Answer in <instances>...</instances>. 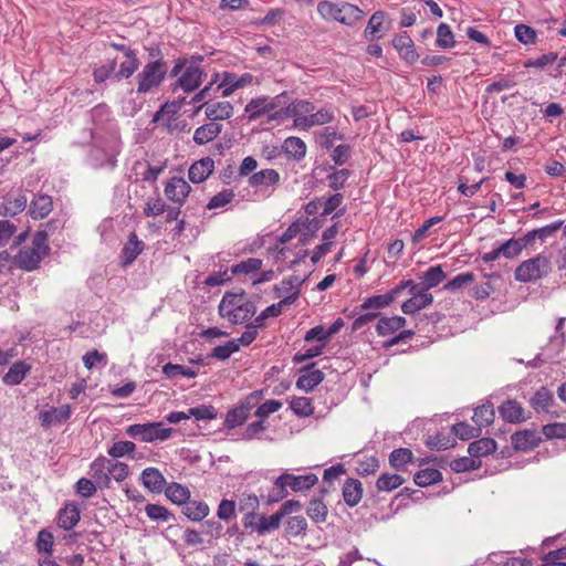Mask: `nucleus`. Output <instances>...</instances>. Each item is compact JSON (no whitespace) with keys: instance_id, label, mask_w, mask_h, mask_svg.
Returning <instances> with one entry per match:
<instances>
[{"instance_id":"nucleus-25","label":"nucleus","mask_w":566,"mask_h":566,"mask_svg":"<svg viewBox=\"0 0 566 566\" xmlns=\"http://www.w3.org/2000/svg\"><path fill=\"white\" fill-rule=\"evenodd\" d=\"M52 198L46 195H39L31 201L29 213L33 219H43L52 211Z\"/></svg>"},{"instance_id":"nucleus-39","label":"nucleus","mask_w":566,"mask_h":566,"mask_svg":"<svg viewBox=\"0 0 566 566\" xmlns=\"http://www.w3.org/2000/svg\"><path fill=\"white\" fill-rule=\"evenodd\" d=\"M280 181V175L274 169H263L253 174L249 184L251 187H270L276 185Z\"/></svg>"},{"instance_id":"nucleus-59","label":"nucleus","mask_w":566,"mask_h":566,"mask_svg":"<svg viewBox=\"0 0 566 566\" xmlns=\"http://www.w3.org/2000/svg\"><path fill=\"white\" fill-rule=\"evenodd\" d=\"M234 198V191L232 189H224L217 195H214L207 205V209H218L223 208L228 203H230Z\"/></svg>"},{"instance_id":"nucleus-60","label":"nucleus","mask_w":566,"mask_h":566,"mask_svg":"<svg viewBox=\"0 0 566 566\" xmlns=\"http://www.w3.org/2000/svg\"><path fill=\"white\" fill-rule=\"evenodd\" d=\"M239 350V344L237 340H229L224 345H219L214 347L211 352V357L226 360L228 359L233 353Z\"/></svg>"},{"instance_id":"nucleus-44","label":"nucleus","mask_w":566,"mask_h":566,"mask_svg":"<svg viewBox=\"0 0 566 566\" xmlns=\"http://www.w3.org/2000/svg\"><path fill=\"white\" fill-rule=\"evenodd\" d=\"M403 483L405 479L401 475L384 473L377 479L376 488L378 491L390 492Z\"/></svg>"},{"instance_id":"nucleus-36","label":"nucleus","mask_w":566,"mask_h":566,"mask_svg":"<svg viewBox=\"0 0 566 566\" xmlns=\"http://www.w3.org/2000/svg\"><path fill=\"white\" fill-rule=\"evenodd\" d=\"M27 202L28 199L24 195L8 197L4 200V202L0 206V214L14 217L25 209Z\"/></svg>"},{"instance_id":"nucleus-9","label":"nucleus","mask_w":566,"mask_h":566,"mask_svg":"<svg viewBox=\"0 0 566 566\" xmlns=\"http://www.w3.org/2000/svg\"><path fill=\"white\" fill-rule=\"evenodd\" d=\"M305 282L300 275H291L283 279L280 284L274 285V294L282 300L279 302L283 306L292 305L301 294V286Z\"/></svg>"},{"instance_id":"nucleus-2","label":"nucleus","mask_w":566,"mask_h":566,"mask_svg":"<svg viewBox=\"0 0 566 566\" xmlns=\"http://www.w3.org/2000/svg\"><path fill=\"white\" fill-rule=\"evenodd\" d=\"M50 247L48 245V234L44 231L36 232L30 245L22 247L12 258L13 264L27 272L36 270L41 261L48 255Z\"/></svg>"},{"instance_id":"nucleus-5","label":"nucleus","mask_w":566,"mask_h":566,"mask_svg":"<svg viewBox=\"0 0 566 566\" xmlns=\"http://www.w3.org/2000/svg\"><path fill=\"white\" fill-rule=\"evenodd\" d=\"M172 432L171 428H165L161 422H146L130 424L125 429V433L133 439L143 442H154L167 440Z\"/></svg>"},{"instance_id":"nucleus-23","label":"nucleus","mask_w":566,"mask_h":566,"mask_svg":"<svg viewBox=\"0 0 566 566\" xmlns=\"http://www.w3.org/2000/svg\"><path fill=\"white\" fill-rule=\"evenodd\" d=\"M433 296L429 292L421 289V293L415 294V297H410L401 305V311L405 314H413L420 310H423L431 305Z\"/></svg>"},{"instance_id":"nucleus-49","label":"nucleus","mask_w":566,"mask_h":566,"mask_svg":"<svg viewBox=\"0 0 566 566\" xmlns=\"http://www.w3.org/2000/svg\"><path fill=\"white\" fill-rule=\"evenodd\" d=\"M440 480H441V472L437 469H431V468L420 470L413 476L415 483L422 488L433 484Z\"/></svg>"},{"instance_id":"nucleus-26","label":"nucleus","mask_w":566,"mask_h":566,"mask_svg":"<svg viewBox=\"0 0 566 566\" xmlns=\"http://www.w3.org/2000/svg\"><path fill=\"white\" fill-rule=\"evenodd\" d=\"M80 521V510L75 504H66L59 512L57 524L65 531L72 530Z\"/></svg>"},{"instance_id":"nucleus-43","label":"nucleus","mask_w":566,"mask_h":566,"mask_svg":"<svg viewBox=\"0 0 566 566\" xmlns=\"http://www.w3.org/2000/svg\"><path fill=\"white\" fill-rule=\"evenodd\" d=\"M327 513V506L321 499H313L310 501L306 514L314 523H324L326 521Z\"/></svg>"},{"instance_id":"nucleus-6","label":"nucleus","mask_w":566,"mask_h":566,"mask_svg":"<svg viewBox=\"0 0 566 566\" xmlns=\"http://www.w3.org/2000/svg\"><path fill=\"white\" fill-rule=\"evenodd\" d=\"M552 270L548 258L538 254L522 262L515 270V279L520 282H534L547 275Z\"/></svg>"},{"instance_id":"nucleus-50","label":"nucleus","mask_w":566,"mask_h":566,"mask_svg":"<svg viewBox=\"0 0 566 566\" xmlns=\"http://www.w3.org/2000/svg\"><path fill=\"white\" fill-rule=\"evenodd\" d=\"M163 374L167 378H176L178 376L195 378L197 376V371L192 368L171 363H168L163 367Z\"/></svg>"},{"instance_id":"nucleus-15","label":"nucleus","mask_w":566,"mask_h":566,"mask_svg":"<svg viewBox=\"0 0 566 566\" xmlns=\"http://www.w3.org/2000/svg\"><path fill=\"white\" fill-rule=\"evenodd\" d=\"M111 460L104 455H98L90 464V474L92 475L96 485L101 489H108L111 486V476L108 475L107 467Z\"/></svg>"},{"instance_id":"nucleus-14","label":"nucleus","mask_w":566,"mask_h":566,"mask_svg":"<svg viewBox=\"0 0 566 566\" xmlns=\"http://www.w3.org/2000/svg\"><path fill=\"white\" fill-rule=\"evenodd\" d=\"M391 43L400 57L408 64H413L419 59V54L415 49V43L407 32L395 35Z\"/></svg>"},{"instance_id":"nucleus-22","label":"nucleus","mask_w":566,"mask_h":566,"mask_svg":"<svg viewBox=\"0 0 566 566\" xmlns=\"http://www.w3.org/2000/svg\"><path fill=\"white\" fill-rule=\"evenodd\" d=\"M342 493L345 503L353 507L357 505L363 497V484L359 480L349 478L344 482Z\"/></svg>"},{"instance_id":"nucleus-55","label":"nucleus","mask_w":566,"mask_h":566,"mask_svg":"<svg viewBox=\"0 0 566 566\" xmlns=\"http://www.w3.org/2000/svg\"><path fill=\"white\" fill-rule=\"evenodd\" d=\"M248 418L249 415L238 405L227 412L224 426L229 429H233L243 424Z\"/></svg>"},{"instance_id":"nucleus-64","label":"nucleus","mask_w":566,"mask_h":566,"mask_svg":"<svg viewBox=\"0 0 566 566\" xmlns=\"http://www.w3.org/2000/svg\"><path fill=\"white\" fill-rule=\"evenodd\" d=\"M566 547L558 548L545 555L542 566H566Z\"/></svg>"},{"instance_id":"nucleus-12","label":"nucleus","mask_w":566,"mask_h":566,"mask_svg":"<svg viewBox=\"0 0 566 566\" xmlns=\"http://www.w3.org/2000/svg\"><path fill=\"white\" fill-rule=\"evenodd\" d=\"M191 187L182 177L170 178L165 186V195L168 200L181 207L189 196Z\"/></svg>"},{"instance_id":"nucleus-17","label":"nucleus","mask_w":566,"mask_h":566,"mask_svg":"<svg viewBox=\"0 0 566 566\" xmlns=\"http://www.w3.org/2000/svg\"><path fill=\"white\" fill-rule=\"evenodd\" d=\"M142 484L153 493H161L167 486V481L157 468H146L140 474Z\"/></svg>"},{"instance_id":"nucleus-61","label":"nucleus","mask_w":566,"mask_h":566,"mask_svg":"<svg viewBox=\"0 0 566 566\" xmlns=\"http://www.w3.org/2000/svg\"><path fill=\"white\" fill-rule=\"evenodd\" d=\"M291 409L301 417H307L313 413L311 399L307 397H296L291 401Z\"/></svg>"},{"instance_id":"nucleus-46","label":"nucleus","mask_w":566,"mask_h":566,"mask_svg":"<svg viewBox=\"0 0 566 566\" xmlns=\"http://www.w3.org/2000/svg\"><path fill=\"white\" fill-rule=\"evenodd\" d=\"M221 77L224 80L226 85H230L234 90L243 88L252 84L253 81V75L250 73L238 75L232 72H223Z\"/></svg>"},{"instance_id":"nucleus-21","label":"nucleus","mask_w":566,"mask_h":566,"mask_svg":"<svg viewBox=\"0 0 566 566\" xmlns=\"http://www.w3.org/2000/svg\"><path fill=\"white\" fill-rule=\"evenodd\" d=\"M145 243L138 239L135 232L129 233L127 242L122 250L123 264H132L144 251Z\"/></svg>"},{"instance_id":"nucleus-53","label":"nucleus","mask_w":566,"mask_h":566,"mask_svg":"<svg viewBox=\"0 0 566 566\" xmlns=\"http://www.w3.org/2000/svg\"><path fill=\"white\" fill-rule=\"evenodd\" d=\"M412 452L409 449L400 448L394 450L389 455V463L396 470H401L407 463L412 461Z\"/></svg>"},{"instance_id":"nucleus-29","label":"nucleus","mask_w":566,"mask_h":566,"mask_svg":"<svg viewBox=\"0 0 566 566\" xmlns=\"http://www.w3.org/2000/svg\"><path fill=\"white\" fill-rule=\"evenodd\" d=\"M256 312L255 302L252 300H247L245 302H241V306L235 308L234 312L230 313V316H226L229 322L232 324H242L249 321Z\"/></svg>"},{"instance_id":"nucleus-56","label":"nucleus","mask_w":566,"mask_h":566,"mask_svg":"<svg viewBox=\"0 0 566 566\" xmlns=\"http://www.w3.org/2000/svg\"><path fill=\"white\" fill-rule=\"evenodd\" d=\"M116 64H117L116 59H113L108 63L96 67L93 71V77H94L95 83L101 84V83L105 82L107 78H111V77L115 78Z\"/></svg>"},{"instance_id":"nucleus-1","label":"nucleus","mask_w":566,"mask_h":566,"mask_svg":"<svg viewBox=\"0 0 566 566\" xmlns=\"http://www.w3.org/2000/svg\"><path fill=\"white\" fill-rule=\"evenodd\" d=\"M317 13L326 22H338L349 28L356 27L365 17L364 10L346 1H319L317 3Z\"/></svg>"},{"instance_id":"nucleus-3","label":"nucleus","mask_w":566,"mask_h":566,"mask_svg":"<svg viewBox=\"0 0 566 566\" xmlns=\"http://www.w3.org/2000/svg\"><path fill=\"white\" fill-rule=\"evenodd\" d=\"M167 63L163 59L147 62L136 75L137 94H147L158 88L166 78Z\"/></svg>"},{"instance_id":"nucleus-16","label":"nucleus","mask_w":566,"mask_h":566,"mask_svg":"<svg viewBox=\"0 0 566 566\" xmlns=\"http://www.w3.org/2000/svg\"><path fill=\"white\" fill-rule=\"evenodd\" d=\"M542 441L541 436L535 430L517 431L511 436V443L517 451L532 450Z\"/></svg>"},{"instance_id":"nucleus-4","label":"nucleus","mask_w":566,"mask_h":566,"mask_svg":"<svg viewBox=\"0 0 566 566\" xmlns=\"http://www.w3.org/2000/svg\"><path fill=\"white\" fill-rule=\"evenodd\" d=\"M170 76H178L172 91L181 88L185 93L196 91L202 83L205 71L201 67L188 66L187 59H178L170 72Z\"/></svg>"},{"instance_id":"nucleus-13","label":"nucleus","mask_w":566,"mask_h":566,"mask_svg":"<svg viewBox=\"0 0 566 566\" xmlns=\"http://www.w3.org/2000/svg\"><path fill=\"white\" fill-rule=\"evenodd\" d=\"M205 108L206 117L212 123L228 119L233 115V105L230 102H205L197 111Z\"/></svg>"},{"instance_id":"nucleus-8","label":"nucleus","mask_w":566,"mask_h":566,"mask_svg":"<svg viewBox=\"0 0 566 566\" xmlns=\"http://www.w3.org/2000/svg\"><path fill=\"white\" fill-rule=\"evenodd\" d=\"M286 97V93L276 95L275 97L260 96L252 98L244 108L248 114L250 122L260 118L263 115L274 113V111L281 105V99Z\"/></svg>"},{"instance_id":"nucleus-37","label":"nucleus","mask_w":566,"mask_h":566,"mask_svg":"<svg viewBox=\"0 0 566 566\" xmlns=\"http://www.w3.org/2000/svg\"><path fill=\"white\" fill-rule=\"evenodd\" d=\"M496 450V442L491 438H482L469 444L468 453L474 459L491 454Z\"/></svg>"},{"instance_id":"nucleus-10","label":"nucleus","mask_w":566,"mask_h":566,"mask_svg":"<svg viewBox=\"0 0 566 566\" xmlns=\"http://www.w3.org/2000/svg\"><path fill=\"white\" fill-rule=\"evenodd\" d=\"M391 29V20L384 10L375 11L369 18L367 25L364 30V38L369 41L380 40Z\"/></svg>"},{"instance_id":"nucleus-19","label":"nucleus","mask_w":566,"mask_h":566,"mask_svg":"<svg viewBox=\"0 0 566 566\" xmlns=\"http://www.w3.org/2000/svg\"><path fill=\"white\" fill-rule=\"evenodd\" d=\"M72 413L70 405H64L60 408L52 407L49 410L41 411L39 419L43 427H51L56 423L65 422Z\"/></svg>"},{"instance_id":"nucleus-47","label":"nucleus","mask_w":566,"mask_h":566,"mask_svg":"<svg viewBox=\"0 0 566 566\" xmlns=\"http://www.w3.org/2000/svg\"><path fill=\"white\" fill-rule=\"evenodd\" d=\"M145 513L151 521L156 522H169L175 520V515L167 507L159 504H147Z\"/></svg>"},{"instance_id":"nucleus-35","label":"nucleus","mask_w":566,"mask_h":566,"mask_svg":"<svg viewBox=\"0 0 566 566\" xmlns=\"http://www.w3.org/2000/svg\"><path fill=\"white\" fill-rule=\"evenodd\" d=\"M553 402V394L546 387H541L530 400L532 408L536 412H548Z\"/></svg>"},{"instance_id":"nucleus-28","label":"nucleus","mask_w":566,"mask_h":566,"mask_svg":"<svg viewBox=\"0 0 566 566\" xmlns=\"http://www.w3.org/2000/svg\"><path fill=\"white\" fill-rule=\"evenodd\" d=\"M249 300L244 292L241 293H226L219 305V313L224 318L230 316V313L241 306V302Z\"/></svg>"},{"instance_id":"nucleus-11","label":"nucleus","mask_w":566,"mask_h":566,"mask_svg":"<svg viewBox=\"0 0 566 566\" xmlns=\"http://www.w3.org/2000/svg\"><path fill=\"white\" fill-rule=\"evenodd\" d=\"M317 481V476L312 473L305 475H293L290 473H284L275 480V485L282 490H286L289 486L293 491L300 492L311 489L314 484H316Z\"/></svg>"},{"instance_id":"nucleus-30","label":"nucleus","mask_w":566,"mask_h":566,"mask_svg":"<svg viewBox=\"0 0 566 566\" xmlns=\"http://www.w3.org/2000/svg\"><path fill=\"white\" fill-rule=\"evenodd\" d=\"M499 412L509 422H520L525 419L523 407L515 400L503 402L499 408Z\"/></svg>"},{"instance_id":"nucleus-27","label":"nucleus","mask_w":566,"mask_h":566,"mask_svg":"<svg viewBox=\"0 0 566 566\" xmlns=\"http://www.w3.org/2000/svg\"><path fill=\"white\" fill-rule=\"evenodd\" d=\"M210 512L209 505L203 501H190L182 505V513L193 522H200L208 516Z\"/></svg>"},{"instance_id":"nucleus-51","label":"nucleus","mask_w":566,"mask_h":566,"mask_svg":"<svg viewBox=\"0 0 566 566\" xmlns=\"http://www.w3.org/2000/svg\"><path fill=\"white\" fill-rule=\"evenodd\" d=\"M437 45L441 49H451L455 45L453 32L447 23H440L438 25Z\"/></svg>"},{"instance_id":"nucleus-31","label":"nucleus","mask_w":566,"mask_h":566,"mask_svg":"<svg viewBox=\"0 0 566 566\" xmlns=\"http://www.w3.org/2000/svg\"><path fill=\"white\" fill-rule=\"evenodd\" d=\"M335 118V112L332 107H323L316 112H312L308 115V118L303 119V124L306 126V129L312 128L313 126H321L328 123H332Z\"/></svg>"},{"instance_id":"nucleus-38","label":"nucleus","mask_w":566,"mask_h":566,"mask_svg":"<svg viewBox=\"0 0 566 566\" xmlns=\"http://www.w3.org/2000/svg\"><path fill=\"white\" fill-rule=\"evenodd\" d=\"M164 492L167 499L177 505H184L190 499V490L180 483L167 484Z\"/></svg>"},{"instance_id":"nucleus-20","label":"nucleus","mask_w":566,"mask_h":566,"mask_svg":"<svg viewBox=\"0 0 566 566\" xmlns=\"http://www.w3.org/2000/svg\"><path fill=\"white\" fill-rule=\"evenodd\" d=\"M214 169V161L209 158H202L196 163H193L189 170H188V177L190 181L195 184H200L205 181L213 171Z\"/></svg>"},{"instance_id":"nucleus-41","label":"nucleus","mask_w":566,"mask_h":566,"mask_svg":"<svg viewBox=\"0 0 566 566\" xmlns=\"http://www.w3.org/2000/svg\"><path fill=\"white\" fill-rule=\"evenodd\" d=\"M30 366L23 361L14 363L3 376V382L10 386L19 385L25 378Z\"/></svg>"},{"instance_id":"nucleus-18","label":"nucleus","mask_w":566,"mask_h":566,"mask_svg":"<svg viewBox=\"0 0 566 566\" xmlns=\"http://www.w3.org/2000/svg\"><path fill=\"white\" fill-rule=\"evenodd\" d=\"M314 364L304 367L301 376L296 380V387L306 392L313 390L317 385L324 380V373L319 369H314Z\"/></svg>"},{"instance_id":"nucleus-34","label":"nucleus","mask_w":566,"mask_h":566,"mask_svg":"<svg viewBox=\"0 0 566 566\" xmlns=\"http://www.w3.org/2000/svg\"><path fill=\"white\" fill-rule=\"evenodd\" d=\"M446 279V273L441 265L430 266L421 276V289L429 290L438 286Z\"/></svg>"},{"instance_id":"nucleus-24","label":"nucleus","mask_w":566,"mask_h":566,"mask_svg":"<svg viewBox=\"0 0 566 566\" xmlns=\"http://www.w3.org/2000/svg\"><path fill=\"white\" fill-rule=\"evenodd\" d=\"M221 132L222 125L210 120L195 130L192 139L198 145H205L217 138Z\"/></svg>"},{"instance_id":"nucleus-62","label":"nucleus","mask_w":566,"mask_h":566,"mask_svg":"<svg viewBox=\"0 0 566 566\" xmlns=\"http://www.w3.org/2000/svg\"><path fill=\"white\" fill-rule=\"evenodd\" d=\"M107 470L111 480L114 479L117 482L124 481L129 474V467L126 463L119 461L111 460Z\"/></svg>"},{"instance_id":"nucleus-32","label":"nucleus","mask_w":566,"mask_h":566,"mask_svg":"<svg viewBox=\"0 0 566 566\" xmlns=\"http://www.w3.org/2000/svg\"><path fill=\"white\" fill-rule=\"evenodd\" d=\"M406 322L402 316L380 317L376 325V332L379 336H387L402 328Z\"/></svg>"},{"instance_id":"nucleus-48","label":"nucleus","mask_w":566,"mask_h":566,"mask_svg":"<svg viewBox=\"0 0 566 566\" xmlns=\"http://www.w3.org/2000/svg\"><path fill=\"white\" fill-rule=\"evenodd\" d=\"M391 296H388L387 293L374 295L370 297H367L359 306L360 311H378L381 308H385L391 304Z\"/></svg>"},{"instance_id":"nucleus-63","label":"nucleus","mask_w":566,"mask_h":566,"mask_svg":"<svg viewBox=\"0 0 566 566\" xmlns=\"http://www.w3.org/2000/svg\"><path fill=\"white\" fill-rule=\"evenodd\" d=\"M165 211L166 203L161 198L157 197L147 199L144 207V214L146 217H157L163 214Z\"/></svg>"},{"instance_id":"nucleus-7","label":"nucleus","mask_w":566,"mask_h":566,"mask_svg":"<svg viewBox=\"0 0 566 566\" xmlns=\"http://www.w3.org/2000/svg\"><path fill=\"white\" fill-rule=\"evenodd\" d=\"M314 111V105L305 99H298L284 108L275 111L270 115V120L282 119L284 117H293L294 118V127L306 129V126L303 124L304 118H308V115Z\"/></svg>"},{"instance_id":"nucleus-57","label":"nucleus","mask_w":566,"mask_h":566,"mask_svg":"<svg viewBox=\"0 0 566 566\" xmlns=\"http://www.w3.org/2000/svg\"><path fill=\"white\" fill-rule=\"evenodd\" d=\"M481 462L474 458L470 457H462L458 458L451 461L450 468L454 472H465L470 470H475L480 467Z\"/></svg>"},{"instance_id":"nucleus-42","label":"nucleus","mask_w":566,"mask_h":566,"mask_svg":"<svg viewBox=\"0 0 566 566\" xmlns=\"http://www.w3.org/2000/svg\"><path fill=\"white\" fill-rule=\"evenodd\" d=\"M475 424L480 428L488 427L494 421V408L490 402L483 403L475 408L472 417Z\"/></svg>"},{"instance_id":"nucleus-33","label":"nucleus","mask_w":566,"mask_h":566,"mask_svg":"<svg viewBox=\"0 0 566 566\" xmlns=\"http://www.w3.org/2000/svg\"><path fill=\"white\" fill-rule=\"evenodd\" d=\"M125 57L126 60L120 63L118 71L115 73L116 81L129 78L139 67L140 62L136 51H128V55Z\"/></svg>"},{"instance_id":"nucleus-40","label":"nucleus","mask_w":566,"mask_h":566,"mask_svg":"<svg viewBox=\"0 0 566 566\" xmlns=\"http://www.w3.org/2000/svg\"><path fill=\"white\" fill-rule=\"evenodd\" d=\"M282 149L289 157L295 160H301L306 155L305 143L295 136L287 137L282 145Z\"/></svg>"},{"instance_id":"nucleus-54","label":"nucleus","mask_w":566,"mask_h":566,"mask_svg":"<svg viewBox=\"0 0 566 566\" xmlns=\"http://www.w3.org/2000/svg\"><path fill=\"white\" fill-rule=\"evenodd\" d=\"M262 268V260L256 258H249L232 266V273L250 274L260 271Z\"/></svg>"},{"instance_id":"nucleus-45","label":"nucleus","mask_w":566,"mask_h":566,"mask_svg":"<svg viewBox=\"0 0 566 566\" xmlns=\"http://www.w3.org/2000/svg\"><path fill=\"white\" fill-rule=\"evenodd\" d=\"M283 518V515L277 511L276 513L272 514L271 516H260L259 523L255 525V530L260 534L270 533L274 530H277L281 524V520Z\"/></svg>"},{"instance_id":"nucleus-58","label":"nucleus","mask_w":566,"mask_h":566,"mask_svg":"<svg viewBox=\"0 0 566 566\" xmlns=\"http://www.w3.org/2000/svg\"><path fill=\"white\" fill-rule=\"evenodd\" d=\"M356 464L357 474L363 476L375 473L379 468V461L376 457L359 459Z\"/></svg>"},{"instance_id":"nucleus-52","label":"nucleus","mask_w":566,"mask_h":566,"mask_svg":"<svg viewBox=\"0 0 566 566\" xmlns=\"http://www.w3.org/2000/svg\"><path fill=\"white\" fill-rule=\"evenodd\" d=\"M136 450V444L133 441H117L114 442L107 450V453L113 459L132 455Z\"/></svg>"}]
</instances>
